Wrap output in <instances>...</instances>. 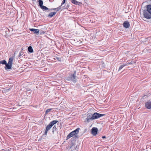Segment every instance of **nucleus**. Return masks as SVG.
I'll return each instance as SVG.
<instances>
[{"instance_id": "obj_1", "label": "nucleus", "mask_w": 151, "mask_h": 151, "mask_svg": "<svg viewBox=\"0 0 151 151\" xmlns=\"http://www.w3.org/2000/svg\"><path fill=\"white\" fill-rule=\"evenodd\" d=\"M143 15L147 19L151 18V5L147 6L146 10L144 11Z\"/></svg>"}, {"instance_id": "obj_2", "label": "nucleus", "mask_w": 151, "mask_h": 151, "mask_svg": "<svg viewBox=\"0 0 151 151\" xmlns=\"http://www.w3.org/2000/svg\"><path fill=\"white\" fill-rule=\"evenodd\" d=\"M80 128H78L73 131L70 133L66 137V140H68L70 137H74V138L76 139L78 138V134L79 132Z\"/></svg>"}, {"instance_id": "obj_3", "label": "nucleus", "mask_w": 151, "mask_h": 151, "mask_svg": "<svg viewBox=\"0 0 151 151\" xmlns=\"http://www.w3.org/2000/svg\"><path fill=\"white\" fill-rule=\"evenodd\" d=\"M58 122L57 120H53L46 127V129L44 133V134L45 135H47V133L48 131L49 130L52 126L56 124Z\"/></svg>"}, {"instance_id": "obj_4", "label": "nucleus", "mask_w": 151, "mask_h": 151, "mask_svg": "<svg viewBox=\"0 0 151 151\" xmlns=\"http://www.w3.org/2000/svg\"><path fill=\"white\" fill-rule=\"evenodd\" d=\"M104 115V114H102L95 112L92 115V118L93 119V120H94L97 119L101 116H103Z\"/></svg>"}, {"instance_id": "obj_5", "label": "nucleus", "mask_w": 151, "mask_h": 151, "mask_svg": "<svg viewBox=\"0 0 151 151\" xmlns=\"http://www.w3.org/2000/svg\"><path fill=\"white\" fill-rule=\"evenodd\" d=\"M76 72L75 71L73 74L69 78H70V80H71L74 83H75L76 81Z\"/></svg>"}, {"instance_id": "obj_6", "label": "nucleus", "mask_w": 151, "mask_h": 151, "mask_svg": "<svg viewBox=\"0 0 151 151\" xmlns=\"http://www.w3.org/2000/svg\"><path fill=\"white\" fill-rule=\"evenodd\" d=\"M92 115L91 114L88 113L87 114V117L85 120L86 122H90V120H93L92 118Z\"/></svg>"}, {"instance_id": "obj_7", "label": "nucleus", "mask_w": 151, "mask_h": 151, "mask_svg": "<svg viewBox=\"0 0 151 151\" xmlns=\"http://www.w3.org/2000/svg\"><path fill=\"white\" fill-rule=\"evenodd\" d=\"M98 129L96 128L93 127L91 129V133L94 136H95L97 134Z\"/></svg>"}, {"instance_id": "obj_8", "label": "nucleus", "mask_w": 151, "mask_h": 151, "mask_svg": "<svg viewBox=\"0 0 151 151\" xmlns=\"http://www.w3.org/2000/svg\"><path fill=\"white\" fill-rule=\"evenodd\" d=\"M146 107L148 109H151V102H147L145 104Z\"/></svg>"}, {"instance_id": "obj_9", "label": "nucleus", "mask_w": 151, "mask_h": 151, "mask_svg": "<svg viewBox=\"0 0 151 151\" xmlns=\"http://www.w3.org/2000/svg\"><path fill=\"white\" fill-rule=\"evenodd\" d=\"M123 26L126 28H128L130 26V24L128 22L125 21L123 23Z\"/></svg>"}, {"instance_id": "obj_10", "label": "nucleus", "mask_w": 151, "mask_h": 151, "mask_svg": "<svg viewBox=\"0 0 151 151\" xmlns=\"http://www.w3.org/2000/svg\"><path fill=\"white\" fill-rule=\"evenodd\" d=\"M30 30L31 31L33 32L34 33L36 34H37L39 32V31L38 29L32 28L30 29Z\"/></svg>"}, {"instance_id": "obj_11", "label": "nucleus", "mask_w": 151, "mask_h": 151, "mask_svg": "<svg viewBox=\"0 0 151 151\" xmlns=\"http://www.w3.org/2000/svg\"><path fill=\"white\" fill-rule=\"evenodd\" d=\"M12 66V65L9 64L8 63H7L6 62V64H5V68L6 70L10 69H11Z\"/></svg>"}, {"instance_id": "obj_12", "label": "nucleus", "mask_w": 151, "mask_h": 151, "mask_svg": "<svg viewBox=\"0 0 151 151\" xmlns=\"http://www.w3.org/2000/svg\"><path fill=\"white\" fill-rule=\"evenodd\" d=\"M13 60V58H10L9 59V61L8 63H9V64H10L12 65Z\"/></svg>"}, {"instance_id": "obj_13", "label": "nucleus", "mask_w": 151, "mask_h": 151, "mask_svg": "<svg viewBox=\"0 0 151 151\" xmlns=\"http://www.w3.org/2000/svg\"><path fill=\"white\" fill-rule=\"evenodd\" d=\"M56 13V12H51L48 15V16L50 17H52L53 16L55 15Z\"/></svg>"}, {"instance_id": "obj_14", "label": "nucleus", "mask_w": 151, "mask_h": 151, "mask_svg": "<svg viewBox=\"0 0 151 151\" xmlns=\"http://www.w3.org/2000/svg\"><path fill=\"white\" fill-rule=\"evenodd\" d=\"M39 4V5L40 6V7L41 8L42 6H43V1L42 0H39L38 1Z\"/></svg>"}, {"instance_id": "obj_15", "label": "nucleus", "mask_w": 151, "mask_h": 151, "mask_svg": "<svg viewBox=\"0 0 151 151\" xmlns=\"http://www.w3.org/2000/svg\"><path fill=\"white\" fill-rule=\"evenodd\" d=\"M28 50L29 52L31 53L33 51L32 48L31 46L28 47Z\"/></svg>"}, {"instance_id": "obj_16", "label": "nucleus", "mask_w": 151, "mask_h": 151, "mask_svg": "<svg viewBox=\"0 0 151 151\" xmlns=\"http://www.w3.org/2000/svg\"><path fill=\"white\" fill-rule=\"evenodd\" d=\"M126 66V65L125 64V63H123L122 65H120L119 68L118 70V71H119V70H121L124 66Z\"/></svg>"}, {"instance_id": "obj_17", "label": "nucleus", "mask_w": 151, "mask_h": 151, "mask_svg": "<svg viewBox=\"0 0 151 151\" xmlns=\"http://www.w3.org/2000/svg\"><path fill=\"white\" fill-rule=\"evenodd\" d=\"M71 2L73 4L76 5L78 4L79 3L78 1L76 0H72Z\"/></svg>"}, {"instance_id": "obj_18", "label": "nucleus", "mask_w": 151, "mask_h": 151, "mask_svg": "<svg viewBox=\"0 0 151 151\" xmlns=\"http://www.w3.org/2000/svg\"><path fill=\"white\" fill-rule=\"evenodd\" d=\"M41 8L43 10L45 11L49 9L47 7L44 6H42Z\"/></svg>"}, {"instance_id": "obj_19", "label": "nucleus", "mask_w": 151, "mask_h": 151, "mask_svg": "<svg viewBox=\"0 0 151 151\" xmlns=\"http://www.w3.org/2000/svg\"><path fill=\"white\" fill-rule=\"evenodd\" d=\"M6 61L5 60H1L0 61V64H2L5 65V64H6Z\"/></svg>"}, {"instance_id": "obj_20", "label": "nucleus", "mask_w": 151, "mask_h": 151, "mask_svg": "<svg viewBox=\"0 0 151 151\" xmlns=\"http://www.w3.org/2000/svg\"><path fill=\"white\" fill-rule=\"evenodd\" d=\"M61 6H59V7H57V8L52 9L51 10H57V11H58L60 9H61Z\"/></svg>"}, {"instance_id": "obj_21", "label": "nucleus", "mask_w": 151, "mask_h": 151, "mask_svg": "<svg viewBox=\"0 0 151 151\" xmlns=\"http://www.w3.org/2000/svg\"><path fill=\"white\" fill-rule=\"evenodd\" d=\"M61 58L56 56L54 58L55 60H57L58 61H60L61 60Z\"/></svg>"}, {"instance_id": "obj_22", "label": "nucleus", "mask_w": 151, "mask_h": 151, "mask_svg": "<svg viewBox=\"0 0 151 151\" xmlns=\"http://www.w3.org/2000/svg\"><path fill=\"white\" fill-rule=\"evenodd\" d=\"M52 109H47L45 112V114H47Z\"/></svg>"}, {"instance_id": "obj_23", "label": "nucleus", "mask_w": 151, "mask_h": 151, "mask_svg": "<svg viewBox=\"0 0 151 151\" xmlns=\"http://www.w3.org/2000/svg\"><path fill=\"white\" fill-rule=\"evenodd\" d=\"M56 129L55 125L52 128V132L53 133L54 131H55L56 130Z\"/></svg>"}, {"instance_id": "obj_24", "label": "nucleus", "mask_w": 151, "mask_h": 151, "mask_svg": "<svg viewBox=\"0 0 151 151\" xmlns=\"http://www.w3.org/2000/svg\"><path fill=\"white\" fill-rule=\"evenodd\" d=\"M126 65V66H127L131 64L132 63V62H128V63H125Z\"/></svg>"}, {"instance_id": "obj_25", "label": "nucleus", "mask_w": 151, "mask_h": 151, "mask_svg": "<svg viewBox=\"0 0 151 151\" xmlns=\"http://www.w3.org/2000/svg\"><path fill=\"white\" fill-rule=\"evenodd\" d=\"M39 32H40V34H43L45 33V32L44 31H42V30H40L39 31Z\"/></svg>"}, {"instance_id": "obj_26", "label": "nucleus", "mask_w": 151, "mask_h": 151, "mask_svg": "<svg viewBox=\"0 0 151 151\" xmlns=\"http://www.w3.org/2000/svg\"><path fill=\"white\" fill-rule=\"evenodd\" d=\"M65 0H63V1H62V2L61 4V5L60 6H63V4L65 3Z\"/></svg>"}, {"instance_id": "obj_27", "label": "nucleus", "mask_w": 151, "mask_h": 151, "mask_svg": "<svg viewBox=\"0 0 151 151\" xmlns=\"http://www.w3.org/2000/svg\"><path fill=\"white\" fill-rule=\"evenodd\" d=\"M54 0H49V1L50 2H52Z\"/></svg>"}, {"instance_id": "obj_28", "label": "nucleus", "mask_w": 151, "mask_h": 151, "mask_svg": "<svg viewBox=\"0 0 151 151\" xmlns=\"http://www.w3.org/2000/svg\"><path fill=\"white\" fill-rule=\"evenodd\" d=\"M102 138L103 139L106 138V137L105 136H103L102 137Z\"/></svg>"}, {"instance_id": "obj_29", "label": "nucleus", "mask_w": 151, "mask_h": 151, "mask_svg": "<svg viewBox=\"0 0 151 151\" xmlns=\"http://www.w3.org/2000/svg\"><path fill=\"white\" fill-rule=\"evenodd\" d=\"M9 90H10V89H9H9H6L7 91H8Z\"/></svg>"}]
</instances>
